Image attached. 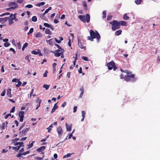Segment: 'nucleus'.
I'll return each instance as SVG.
<instances>
[{
  "mask_svg": "<svg viewBox=\"0 0 160 160\" xmlns=\"http://www.w3.org/2000/svg\"><path fill=\"white\" fill-rule=\"evenodd\" d=\"M120 22V25L125 26L127 25V22L124 21H121L119 22Z\"/></svg>",
  "mask_w": 160,
  "mask_h": 160,
  "instance_id": "24",
  "label": "nucleus"
},
{
  "mask_svg": "<svg viewBox=\"0 0 160 160\" xmlns=\"http://www.w3.org/2000/svg\"><path fill=\"white\" fill-rule=\"evenodd\" d=\"M78 44L79 47L82 49H83L84 50H85L86 46L82 44L81 40L79 38H78Z\"/></svg>",
  "mask_w": 160,
  "mask_h": 160,
  "instance_id": "8",
  "label": "nucleus"
},
{
  "mask_svg": "<svg viewBox=\"0 0 160 160\" xmlns=\"http://www.w3.org/2000/svg\"><path fill=\"white\" fill-rule=\"evenodd\" d=\"M8 19V17H6L5 18H0V22L3 23L6 22Z\"/></svg>",
  "mask_w": 160,
  "mask_h": 160,
  "instance_id": "12",
  "label": "nucleus"
},
{
  "mask_svg": "<svg viewBox=\"0 0 160 160\" xmlns=\"http://www.w3.org/2000/svg\"><path fill=\"white\" fill-rule=\"evenodd\" d=\"M65 125H66V129H67V130L68 131H71V129H72L71 128H72V125H68V124H67V123H65Z\"/></svg>",
  "mask_w": 160,
  "mask_h": 160,
  "instance_id": "17",
  "label": "nucleus"
},
{
  "mask_svg": "<svg viewBox=\"0 0 160 160\" xmlns=\"http://www.w3.org/2000/svg\"><path fill=\"white\" fill-rule=\"evenodd\" d=\"M48 73V71H46L44 73L43 76L44 77H47V73Z\"/></svg>",
  "mask_w": 160,
  "mask_h": 160,
  "instance_id": "51",
  "label": "nucleus"
},
{
  "mask_svg": "<svg viewBox=\"0 0 160 160\" xmlns=\"http://www.w3.org/2000/svg\"><path fill=\"white\" fill-rule=\"evenodd\" d=\"M46 14V13H45V12H44L42 14V15H41L40 16V17L42 18V19H43V20H45V19H44V18H43V17H44V16H45V15Z\"/></svg>",
  "mask_w": 160,
  "mask_h": 160,
  "instance_id": "48",
  "label": "nucleus"
},
{
  "mask_svg": "<svg viewBox=\"0 0 160 160\" xmlns=\"http://www.w3.org/2000/svg\"><path fill=\"white\" fill-rule=\"evenodd\" d=\"M53 127L52 124H51L49 127L47 128V129L48 130V132H51V130L52 129L51 128H52Z\"/></svg>",
  "mask_w": 160,
  "mask_h": 160,
  "instance_id": "28",
  "label": "nucleus"
},
{
  "mask_svg": "<svg viewBox=\"0 0 160 160\" xmlns=\"http://www.w3.org/2000/svg\"><path fill=\"white\" fill-rule=\"evenodd\" d=\"M9 50L10 51H12L13 52V53L14 54H15V51L14 49L12 48H10L9 49Z\"/></svg>",
  "mask_w": 160,
  "mask_h": 160,
  "instance_id": "55",
  "label": "nucleus"
},
{
  "mask_svg": "<svg viewBox=\"0 0 160 160\" xmlns=\"http://www.w3.org/2000/svg\"><path fill=\"white\" fill-rule=\"evenodd\" d=\"M8 6L14 10L18 7V5L15 2H12L9 3Z\"/></svg>",
  "mask_w": 160,
  "mask_h": 160,
  "instance_id": "6",
  "label": "nucleus"
},
{
  "mask_svg": "<svg viewBox=\"0 0 160 160\" xmlns=\"http://www.w3.org/2000/svg\"><path fill=\"white\" fill-rule=\"evenodd\" d=\"M102 14H103V16H102V18H105L106 17V11H103L102 12Z\"/></svg>",
  "mask_w": 160,
  "mask_h": 160,
  "instance_id": "33",
  "label": "nucleus"
},
{
  "mask_svg": "<svg viewBox=\"0 0 160 160\" xmlns=\"http://www.w3.org/2000/svg\"><path fill=\"white\" fill-rule=\"evenodd\" d=\"M121 71L122 72H125L127 75H124L123 74H121L120 76V78L122 79H124L126 82H134L136 80V79L135 78L134 74H132L131 72L128 70H124L121 69Z\"/></svg>",
  "mask_w": 160,
  "mask_h": 160,
  "instance_id": "1",
  "label": "nucleus"
},
{
  "mask_svg": "<svg viewBox=\"0 0 160 160\" xmlns=\"http://www.w3.org/2000/svg\"><path fill=\"white\" fill-rule=\"evenodd\" d=\"M44 157V155H43V157L42 158H39L38 157H37L36 158V159L37 160H42L43 159V158Z\"/></svg>",
  "mask_w": 160,
  "mask_h": 160,
  "instance_id": "46",
  "label": "nucleus"
},
{
  "mask_svg": "<svg viewBox=\"0 0 160 160\" xmlns=\"http://www.w3.org/2000/svg\"><path fill=\"white\" fill-rule=\"evenodd\" d=\"M66 105V102H63V103L62 104V107L63 108Z\"/></svg>",
  "mask_w": 160,
  "mask_h": 160,
  "instance_id": "64",
  "label": "nucleus"
},
{
  "mask_svg": "<svg viewBox=\"0 0 160 160\" xmlns=\"http://www.w3.org/2000/svg\"><path fill=\"white\" fill-rule=\"evenodd\" d=\"M80 91L81 92L79 95V98H81L82 97L83 95L84 92V88L83 86H82V88H80Z\"/></svg>",
  "mask_w": 160,
  "mask_h": 160,
  "instance_id": "14",
  "label": "nucleus"
},
{
  "mask_svg": "<svg viewBox=\"0 0 160 160\" xmlns=\"http://www.w3.org/2000/svg\"><path fill=\"white\" fill-rule=\"evenodd\" d=\"M30 152L29 151H28L26 152H23L22 153V155H25L27 154H29V153Z\"/></svg>",
  "mask_w": 160,
  "mask_h": 160,
  "instance_id": "50",
  "label": "nucleus"
},
{
  "mask_svg": "<svg viewBox=\"0 0 160 160\" xmlns=\"http://www.w3.org/2000/svg\"><path fill=\"white\" fill-rule=\"evenodd\" d=\"M33 7V6L31 4H28L25 6V7L28 8H31Z\"/></svg>",
  "mask_w": 160,
  "mask_h": 160,
  "instance_id": "43",
  "label": "nucleus"
},
{
  "mask_svg": "<svg viewBox=\"0 0 160 160\" xmlns=\"http://www.w3.org/2000/svg\"><path fill=\"white\" fill-rule=\"evenodd\" d=\"M49 87V85L47 84H44L43 86V87L45 88L46 90H48Z\"/></svg>",
  "mask_w": 160,
  "mask_h": 160,
  "instance_id": "36",
  "label": "nucleus"
},
{
  "mask_svg": "<svg viewBox=\"0 0 160 160\" xmlns=\"http://www.w3.org/2000/svg\"><path fill=\"white\" fill-rule=\"evenodd\" d=\"M33 28H31L30 29L29 32L27 34L28 35H29L30 33H31L33 32Z\"/></svg>",
  "mask_w": 160,
  "mask_h": 160,
  "instance_id": "32",
  "label": "nucleus"
},
{
  "mask_svg": "<svg viewBox=\"0 0 160 160\" xmlns=\"http://www.w3.org/2000/svg\"><path fill=\"white\" fill-rule=\"evenodd\" d=\"M5 123H3L1 127V128L2 129H4L5 128Z\"/></svg>",
  "mask_w": 160,
  "mask_h": 160,
  "instance_id": "34",
  "label": "nucleus"
},
{
  "mask_svg": "<svg viewBox=\"0 0 160 160\" xmlns=\"http://www.w3.org/2000/svg\"><path fill=\"white\" fill-rule=\"evenodd\" d=\"M45 33L46 34L51 35V33L50 30L48 28H46L45 31Z\"/></svg>",
  "mask_w": 160,
  "mask_h": 160,
  "instance_id": "23",
  "label": "nucleus"
},
{
  "mask_svg": "<svg viewBox=\"0 0 160 160\" xmlns=\"http://www.w3.org/2000/svg\"><path fill=\"white\" fill-rule=\"evenodd\" d=\"M47 42L50 45H53L55 42L54 38H52L46 40Z\"/></svg>",
  "mask_w": 160,
  "mask_h": 160,
  "instance_id": "11",
  "label": "nucleus"
},
{
  "mask_svg": "<svg viewBox=\"0 0 160 160\" xmlns=\"http://www.w3.org/2000/svg\"><path fill=\"white\" fill-rule=\"evenodd\" d=\"M42 34L40 32H38L36 33L35 37L36 38H40L42 37Z\"/></svg>",
  "mask_w": 160,
  "mask_h": 160,
  "instance_id": "26",
  "label": "nucleus"
},
{
  "mask_svg": "<svg viewBox=\"0 0 160 160\" xmlns=\"http://www.w3.org/2000/svg\"><path fill=\"white\" fill-rule=\"evenodd\" d=\"M9 116H11V114H8L5 117V119H7L8 118V117Z\"/></svg>",
  "mask_w": 160,
  "mask_h": 160,
  "instance_id": "63",
  "label": "nucleus"
},
{
  "mask_svg": "<svg viewBox=\"0 0 160 160\" xmlns=\"http://www.w3.org/2000/svg\"><path fill=\"white\" fill-rule=\"evenodd\" d=\"M23 144V143L21 142L20 143V144L18 145V148L19 149L21 147L24 145Z\"/></svg>",
  "mask_w": 160,
  "mask_h": 160,
  "instance_id": "41",
  "label": "nucleus"
},
{
  "mask_svg": "<svg viewBox=\"0 0 160 160\" xmlns=\"http://www.w3.org/2000/svg\"><path fill=\"white\" fill-rule=\"evenodd\" d=\"M30 129V128H28L25 129H23L20 132L19 135L20 136H23V135H25L27 133V132L29 131Z\"/></svg>",
  "mask_w": 160,
  "mask_h": 160,
  "instance_id": "7",
  "label": "nucleus"
},
{
  "mask_svg": "<svg viewBox=\"0 0 160 160\" xmlns=\"http://www.w3.org/2000/svg\"><path fill=\"white\" fill-rule=\"evenodd\" d=\"M90 36L88 37V39L92 41H93V39L96 38L98 41L100 38V36L99 33L97 31L94 32V31L91 30L90 32Z\"/></svg>",
  "mask_w": 160,
  "mask_h": 160,
  "instance_id": "2",
  "label": "nucleus"
},
{
  "mask_svg": "<svg viewBox=\"0 0 160 160\" xmlns=\"http://www.w3.org/2000/svg\"><path fill=\"white\" fill-rule=\"evenodd\" d=\"M31 53L32 54H34V55H37L38 54V53L37 52L34 51L33 50L31 51Z\"/></svg>",
  "mask_w": 160,
  "mask_h": 160,
  "instance_id": "40",
  "label": "nucleus"
},
{
  "mask_svg": "<svg viewBox=\"0 0 160 160\" xmlns=\"http://www.w3.org/2000/svg\"><path fill=\"white\" fill-rule=\"evenodd\" d=\"M15 107L13 106L12 107L11 110V111H10V112L12 113V112H14V111H15Z\"/></svg>",
  "mask_w": 160,
  "mask_h": 160,
  "instance_id": "44",
  "label": "nucleus"
},
{
  "mask_svg": "<svg viewBox=\"0 0 160 160\" xmlns=\"http://www.w3.org/2000/svg\"><path fill=\"white\" fill-rule=\"evenodd\" d=\"M71 155V153H69L67 154V155L64 156L63 157V158H68V157H70Z\"/></svg>",
  "mask_w": 160,
  "mask_h": 160,
  "instance_id": "38",
  "label": "nucleus"
},
{
  "mask_svg": "<svg viewBox=\"0 0 160 160\" xmlns=\"http://www.w3.org/2000/svg\"><path fill=\"white\" fill-rule=\"evenodd\" d=\"M43 25L44 26L46 27L50 28L52 30H54V28L51 25L49 24L48 23H43Z\"/></svg>",
  "mask_w": 160,
  "mask_h": 160,
  "instance_id": "15",
  "label": "nucleus"
},
{
  "mask_svg": "<svg viewBox=\"0 0 160 160\" xmlns=\"http://www.w3.org/2000/svg\"><path fill=\"white\" fill-rule=\"evenodd\" d=\"M83 5L84 7H87V4L86 2H83Z\"/></svg>",
  "mask_w": 160,
  "mask_h": 160,
  "instance_id": "60",
  "label": "nucleus"
},
{
  "mask_svg": "<svg viewBox=\"0 0 160 160\" xmlns=\"http://www.w3.org/2000/svg\"><path fill=\"white\" fill-rule=\"evenodd\" d=\"M37 20V18L36 16H33L32 18V21L34 22H36Z\"/></svg>",
  "mask_w": 160,
  "mask_h": 160,
  "instance_id": "29",
  "label": "nucleus"
},
{
  "mask_svg": "<svg viewBox=\"0 0 160 160\" xmlns=\"http://www.w3.org/2000/svg\"><path fill=\"white\" fill-rule=\"evenodd\" d=\"M25 124V122H24L23 124H22V125H21V126L20 127V128H19V130H21L22 129V128L24 126Z\"/></svg>",
  "mask_w": 160,
  "mask_h": 160,
  "instance_id": "54",
  "label": "nucleus"
},
{
  "mask_svg": "<svg viewBox=\"0 0 160 160\" xmlns=\"http://www.w3.org/2000/svg\"><path fill=\"white\" fill-rule=\"evenodd\" d=\"M46 147L44 146H42L37 149V151L38 152H42L45 149Z\"/></svg>",
  "mask_w": 160,
  "mask_h": 160,
  "instance_id": "16",
  "label": "nucleus"
},
{
  "mask_svg": "<svg viewBox=\"0 0 160 160\" xmlns=\"http://www.w3.org/2000/svg\"><path fill=\"white\" fill-rule=\"evenodd\" d=\"M82 116L83 118H85V115L86 114V113H85V112L84 111H82Z\"/></svg>",
  "mask_w": 160,
  "mask_h": 160,
  "instance_id": "45",
  "label": "nucleus"
},
{
  "mask_svg": "<svg viewBox=\"0 0 160 160\" xmlns=\"http://www.w3.org/2000/svg\"><path fill=\"white\" fill-rule=\"evenodd\" d=\"M123 19L125 20H128L129 19V17L127 16V13H125L124 15Z\"/></svg>",
  "mask_w": 160,
  "mask_h": 160,
  "instance_id": "25",
  "label": "nucleus"
},
{
  "mask_svg": "<svg viewBox=\"0 0 160 160\" xmlns=\"http://www.w3.org/2000/svg\"><path fill=\"white\" fill-rule=\"evenodd\" d=\"M23 2V0H17L16 2L18 3H21Z\"/></svg>",
  "mask_w": 160,
  "mask_h": 160,
  "instance_id": "59",
  "label": "nucleus"
},
{
  "mask_svg": "<svg viewBox=\"0 0 160 160\" xmlns=\"http://www.w3.org/2000/svg\"><path fill=\"white\" fill-rule=\"evenodd\" d=\"M55 41L58 43H59L61 42V41L60 40H58L56 38H54Z\"/></svg>",
  "mask_w": 160,
  "mask_h": 160,
  "instance_id": "57",
  "label": "nucleus"
},
{
  "mask_svg": "<svg viewBox=\"0 0 160 160\" xmlns=\"http://www.w3.org/2000/svg\"><path fill=\"white\" fill-rule=\"evenodd\" d=\"M18 47L19 48V49L21 48V45L20 42H18L17 43Z\"/></svg>",
  "mask_w": 160,
  "mask_h": 160,
  "instance_id": "61",
  "label": "nucleus"
},
{
  "mask_svg": "<svg viewBox=\"0 0 160 160\" xmlns=\"http://www.w3.org/2000/svg\"><path fill=\"white\" fill-rule=\"evenodd\" d=\"M122 30H119L116 31L115 33V36H118L121 34L122 33Z\"/></svg>",
  "mask_w": 160,
  "mask_h": 160,
  "instance_id": "20",
  "label": "nucleus"
},
{
  "mask_svg": "<svg viewBox=\"0 0 160 160\" xmlns=\"http://www.w3.org/2000/svg\"><path fill=\"white\" fill-rule=\"evenodd\" d=\"M142 1V0H136L135 1V2L137 4H139Z\"/></svg>",
  "mask_w": 160,
  "mask_h": 160,
  "instance_id": "31",
  "label": "nucleus"
},
{
  "mask_svg": "<svg viewBox=\"0 0 160 160\" xmlns=\"http://www.w3.org/2000/svg\"><path fill=\"white\" fill-rule=\"evenodd\" d=\"M25 59L27 60L29 62H30V60L28 56H27L25 57Z\"/></svg>",
  "mask_w": 160,
  "mask_h": 160,
  "instance_id": "53",
  "label": "nucleus"
},
{
  "mask_svg": "<svg viewBox=\"0 0 160 160\" xmlns=\"http://www.w3.org/2000/svg\"><path fill=\"white\" fill-rule=\"evenodd\" d=\"M65 18V15L64 14H63L62 15L61 19H63Z\"/></svg>",
  "mask_w": 160,
  "mask_h": 160,
  "instance_id": "62",
  "label": "nucleus"
},
{
  "mask_svg": "<svg viewBox=\"0 0 160 160\" xmlns=\"http://www.w3.org/2000/svg\"><path fill=\"white\" fill-rule=\"evenodd\" d=\"M57 130L58 134V136L59 137H61L63 133V131L61 127L60 126H59L57 128Z\"/></svg>",
  "mask_w": 160,
  "mask_h": 160,
  "instance_id": "10",
  "label": "nucleus"
},
{
  "mask_svg": "<svg viewBox=\"0 0 160 160\" xmlns=\"http://www.w3.org/2000/svg\"><path fill=\"white\" fill-rule=\"evenodd\" d=\"M112 16L111 15H110L108 17L107 19L108 20H109L112 19Z\"/></svg>",
  "mask_w": 160,
  "mask_h": 160,
  "instance_id": "56",
  "label": "nucleus"
},
{
  "mask_svg": "<svg viewBox=\"0 0 160 160\" xmlns=\"http://www.w3.org/2000/svg\"><path fill=\"white\" fill-rule=\"evenodd\" d=\"M5 93H6V92H5V90H4L2 92V93L1 94V96H4L5 95Z\"/></svg>",
  "mask_w": 160,
  "mask_h": 160,
  "instance_id": "49",
  "label": "nucleus"
},
{
  "mask_svg": "<svg viewBox=\"0 0 160 160\" xmlns=\"http://www.w3.org/2000/svg\"><path fill=\"white\" fill-rule=\"evenodd\" d=\"M64 51H61V52H54L53 53L54 54V55L55 56L57 57H58L60 56L62 54H63V52Z\"/></svg>",
  "mask_w": 160,
  "mask_h": 160,
  "instance_id": "18",
  "label": "nucleus"
},
{
  "mask_svg": "<svg viewBox=\"0 0 160 160\" xmlns=\"http://www.w3.org/2000/svg\"><path fill=\"white\" fill-rule=\"evenodd\" d=\"M55 45L58 48V49H61L63 51H64V50L59 45L57 44H55Z\"/></svg>",
  "mask_w": 160,
  "mask_h": 160,
  "instance_id": "30",
  "label": "nucleus"
},
{
  "mask_svg": "<svg viewBox=\"0 0 160 160\" xmlns=\"http://www.w3.org/2000/svg\"><path fill=\"white\" fill-rule=\"evenodd\" d=\"M33 146V142H32L30 144H29L28 146V149L30 148H32Z\"/></svg>",
  "mask_w": 160,
  "mask_h": 160,
  "instance_id": "47",
  "label": "nucleus"
},
{
  "mask_svg": "<svg viewBox=\"0 0 160 160\" xmlns=\"http://www.w3.org/2000/svg\"><path fill=\"white\" fill-rule=\"evenodd\" d=\"M78 17L80 20L84 23L86 22L88 23L90 22V15L88 14H87L86 16L79 15Z\"/></svg>",
  "mask_w": 160,
  "mask_h": 160,
  "instance_id": "4",
  "label": "nucleus"
},
{
  "mask_svg": "<svg viewBox=\"0 0 160 160\" xmlns=\"http://www.w3.org/2000/svg\"><path fill=\"white\" fill-rule=\"evenodd\" d=\"M112 25V29L114 31L116 29H119L120 28V22L116 20H114L109 22Z\"/></svg>",
  "mask_w": 160,
  "mask_h": 160,
  "instance_id": "3",
  "label": "nucleus"
},
{
  "mask_svg": "<svg viewBox=\"0 0 160 160\" xmlns=\"http://www.w3.org/2000/svg\"><path fill=\"white\" fill-rule=\"evenodd\" d=\"M82 59H83L85 61H88V58L87 57H86L85 56H82Z\"/></svg>",
  "mask_w": 160,
  "mask_h": 160,
  "instance_id": "39",
  "label": "nucleus"
},
{
  "mask_svg": "<svg viewBox=\"0 0 160 160\" xmlns=\"http://www.w3.org/2000/svg\"><path fill=\"white\" fill-rule=\"evenodd\" d=\"M57 103H56L54 104V105L51 111V113H53L58 108V106L57 105Z\"/></svg>",
  "mask_w": 160,
  "mask_h": 160,
  "instance_id": "19",
  "label": "nucleus"
},
{
  "mask_svg": "<svg viewBox=\"0 0 160 160\" xmlns=\"http://www.w3.org/2000/svg\"><path fill=\"white\" fill-rule=\"evenodd\" d=\"M22 82L20 81H18V84L16 85V86L17 87H19L21 84Z\"/></svg>",
  "mask_w": 160,
  "mask_h": 160,
  "instance_id": "37",
  "label": "nucleus"
},
{
  "mask_svg": "<svg viewBox=\"0 0 160 160\" xmlns=\"http://www.w3.org/2000/svg\"><path fill=\"white\" fill-rule=\"evenodd\" d=\"M78 72H79V73H82V68L81 67H80L79 68V69H78Z\"/></svg>",
  "mask_w": 160,
  "mask_h": 160,
  "instance_id": "58",
  "label": "nucleus"
},
{
  "mask_svg": "<svg viewBox=\"0 0 160 160\" xmlns=\"http://www.w3.org/2000/svg\"><path fill=\"white\" fill-rule=\"evenodd\" d=\"M108 68L109 70H111L113 68L114 71L117 69V67L115 65V64L113 61L108 63L107 65Z\"/></svg>",
  "mask_w": 160,
  "mask_h": 160,
  "instance_id": "5",
  "label": "nucleus"
},
{
  "mask_svg": "<svg viewBox=\"0 0 160 160\" xmlns=\"http://www.w3.org/2000/svg\"><path fill=\"white\" fill-rule=\"evenodd\" d=\"M77 106H75L73 108V112H76V111H77Z\"/></svg>",
  "mask_w": 160,
  "mask_h": 160,
  "instance_id": "52",
  "label": "nucleus"
},
{
  "mask_svg": "<svg viewBox=\"0 0 160 160\" xmlns=\"http://www.w3.org/2000/svg\"><path fill=\"white\" fill-rule=\"evenodd\" d=\"M36 102L37 103V104L36 105L37 108L36 109L37 110L40 106L41 100L39 99V98H38L37 99Z\"/></svg>",
  "mask_w": 160,
  "mask_h": 160,
  "instance_id": "13",
  "label": "nucleus"
},
{
  "mask_svg": "<svg viewBox=\"0 0 160 160\" xmlns=\"http://www.w3.org/2000/svg\"><path fill=\"white\" fill-rule=\"evenodd\" d=\"M8 17V20L9 24V25H11L14 23V22H13V20L12 18H9V17Z\"/></svg>",
  "mask_w": 160,
  "mask_h": 160,
  "instance_id": "22",
  "label": "nucleus"
},
{
  "mask_svg": "<svg viewBox=\"0 0 160 160\" xmlns=\"http://www.w3.org/2000/svg\"><path fill=\"white\" fill-rule=\"evenodd\" d=\"M7 95L8 96L10 97H11L12 96V94L11 93V89L8 88L7 90Z\"/></svg>",
  "mask_w": 160,
  "mask_h": 160,
  "instance_id": "21",
  "label": "nucleus"
},
{
  "mask_svg": "<svg viewBox=\"0 0 160 160\" xmlns=\"http://www.w3.org/2000/svg\"><path fill=\"white\" fill-rule=\"evenodd\" d=\"M23 144V143L21 142L20 143V144L18 145V148L19 149L21 147L24 145Z\"/></svg>",
  "mask_w": 160,
  "mask_h": 160,
  "instance_id": "42",
  "label": "nucleus"
},
{
  "mask_svg": "<svg viewBox=\"0 0 160 160\" xmlns=\"http://www.w3.org/2000/svg\"><path fill=\"white\" fill-rule=\"evenodd\" d=\"M10 44L8 42H5L4 44V46L5 47H7L10 45Z\"/></svg>",
  "mask_w": 160,
  "mask_h": 160,
  "instance_id": "35",
  "label": "nucleus"
},
{
  "mask_svg": "<svg viewBox=\"0 0 160 160\" xmlns=\"http://www.w3.org/2000/svg\"><path fill=\"white\" fill-rule=\"evenodd\" d=\"M28 44L27 42H25L22 48V51L24 50V49L28 46Z\"/></svg>",
  "mask_w": 160,
  "mask_h": 160,
  "instance_id": "27",
  "label": "nucleus"
},
{
  "mask_svg": "<svg viewBox=\"0 0 160 160\" xmlns=\"http://www.w3.org/2000/svg\"><path fill=\"white\" fill-rule=\"evenodd\" d=\"M24 112L23 111H20L18 113V115L20 117L19 121L20 122L23 121L24 117Z\"/></svg>",
  "mask_w": 160,
  "mask_h": 160,
  "instance_id": "9",
  "label": "nucleus"
}]
</instances>
